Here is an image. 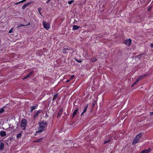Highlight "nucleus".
<instances>
[{"instance_id": "1", "label": "nucleus", "mask_w": 153, "mask_h": 153, "mask_svg": "<svg viewBox=\"0 0 153 153\" xmlns=\"http://www.w3.org/2000/svg\"><path fill=\"white\" fill-rule=\"evenodd\" d=\"M39 128L38 131L36 133L35 135H37L38 133L41 132H42L44 131L45 128L47 127V125L46 122H41L39 123Z\"/></svg>"}, {"instance_id": "2", "label": "nucleus", "mask_w": 153, "mask_h": 153, "mask_svg": "<svg viewBox=\"0 0 153 153\" xmlns=\"http://www.w3.org/2000/svg\"><path fill=\"white\" fill-rule=\"evenodd\" d=\"M142 134L143 133H140L136 136L134 137L132 142V145H134L141 138V137L142 135Z\"/></svg>"}, {"instance_id": "3", "label": "nucleus", "mask_w": 153, "mask_h": 153, "mask_svg": "<svg viewBox=\"0 0 153 153\" xmlns=\"http://www.w3.org/2000/svg\"><path fill=\"white\" fill-rule=\"evenodd\" d=\"M27 120L25 119H23L21 122L20 126L22 128L23 130H25L26 129V126Z\"/></svg>"}, {"instance_id": "4", "label": "nucleus", "mask_w": 153, "mask_h": 153, "mask_svg": "<svg viewBox=\"0 0 153 153\" xmlns=\"http://www.w3.org/2000/svg\"><path fill=\"white\" fill-rule=\"evenodd\" d=\"M43 26L44 28L48 30L50 29V25L49 23L45 21L43 22Z\"/></svg>"}, {"instance_id": "5", "label": "nucleus", "mask_w": 153, "mask_h": 153, "mask_svg": "<svg viewBox=\"0 0 153 153\" xmlns=\"http://www.w3.org/2000/svg\"><path fill=\"white\" fill-rule=\"evenodd\" d=\"M42 111V110H39L38 111H37L36 112H35L33 116V119L34 120L35 119L38 117L39 114Z\"/></svg>"}, {"instance_id": "6", "label": "nucleus", "mask_w": 153, "mask_h": 153, "mask_svg": "<svg viewBox=\"0 0 153 153\" xmlns=\"http://www.w3.org/2000/svg\"><path fill=\"white\" fill-rule=\"evenodd\" d=\"M131 42V39H126L124 42V43L126 45L129 46Z\"/></svg>"}, {"instance_id": "7", "label": "nucleus", "mask_w": 153, "mask_h": 153, "mask_svg": "<svg viewBox=\"0 0 153 153\" xmlns=\"http://www.w3.org/2000/svg\"><path fill=\"white\" fill-rule=\"evenodd\" d=\"M151 149L149 148L148 149L143 150L140 153H149L151 151Z\"/></svg>"}, {"instance_id": "8", "label": "nucleus", "mask_w": 153, "mask_h": 153, "mask_svg": "<svg viewBox=\"0 0 153 153\" xmlns=\"http://www.w3.org/2000/svg\"><path fill=\"white\" fill-rule=\"evenodd\" d=\"M33 73V71H32L30 72L29 74H28L26 76H25V77H24L23 79L24 80L25 79H26L29 77H30L32 75V74Z\"/></svg>"}, {"instance_id": "9", "label": "nucleus", "mask_w": 153, "mask_h": 153, "mask_svg": "<svg viewBox=\"0 0 153 153\" xmlns=\"http://www.w3.org/2000/svg\"><path fill=\"white\" fill-rule=\"evenodd\" d=\"M146 75L147 74H144L143 75L140 76L137 79V81L139 82V81L143 79L145 76H146Z\"/></svg>"}, {"instance_id": "10", "label": "nucleus", "mask_w": 153, "mask_h": 153, "mask_svg": "<svg viewBox=\"0 0 153 153\" xmlns=\"http://www.w3.org/2000/svg\"><path fill=\"white\" fill-rule=\"evenodd\" d=\"M63 111V109H60L59 112H58L57 115V117H60L62 114V113Z\"/></svg>"}, {"instance_id": "11", "label": "nucleus", "mask_w": 153, "mask_h": 153, "mask_svg": "<svg viewBox=\"0 0 153 153\" xmlns=\"http://www.w3.org/2000/svg\"><path fill=\"white\" fill-rule=\"evenodd\" d=\"M80 28V27L76 25H74L73 26L72 30H76Z\"/></svg>"}, {"instance_id": "12", "label": "nucleus", "mask_w": 153, "mask_h": 153, "mask_svg": "<svg viewBox=\"0 0 153 153\" xmlns=\"http://www.w3.org/2000/svg\"><path fill=\"white\" fill-rule=\"evenodd\" d=\"M0 134L1 136L4 137L6 135V133L4 131H1L0 132Z\"/></svg>"}, {"instance_id": "13", "label": "nucleus", "mask_w": 153, "mask_h": 153, "mask_svg": "<svg viewBox=\"0 0 153 153\" xmlns=\"http://www.w3.org/2000/svg\"><path fill=\"white\" fill-rule=\"evenodd\" d=\"M32 2H30L24 4L22 7V9H24L27 6H28Z\"/></svg>"}, {"instance_id": "14", "label": "nucleus", "mask_w": 153, "mask_h": 153, "mask_svg": "<svg viewBox=\"0 0 153 153\" xmlns=\"http://www.w3.org/2000/svg\"><path fill=\"white\" fill-rule=\"evenodd\" d=\"M88 105L87 104V105L84 108V110L82 113L81 114V115H82L87 110V108L88 107Z\"/></svg>"}, {"instance_id": "15", "label": "nucleus", "mask_w": 153, "mask_h": 153, "mask_svg": "<svg viewBox=\"0 0 153 153\" xmlns=\"http://www.w3.org/2000/svg\"><path fill=\"white\" fill-rule=\"evenodd\" d=\"M78 110H79L78 108H76L75 110L74 111L73 113V117H72L73 118L75 116V115L76 114Z\"/></svg>"}, {"instance_id": "16", "label": "nucleus", "mask_w": 153, "mask_h": 153, "mask_svg": "<svg viewBox=\"0 0 153 153\" xmlns=\"http://www.w3.org/2000/svg\"><path fill=\"white\" fill-rule=\"evenodd\" d=\"M37 107V105H34L31 107L30 112H32L34 110H35L36 107Z\"/></svg>"}, {"instance_id": "17", "label": "nucleus", "mask_w": 153, "mask_h": 153, "mask_svg": "<svg viewBox=\"0 0 153 153\" xmlns=\"http://www.w3.org/2000/svg\"><path fill=\"white\" fill-rule=\"evenodd\" d=\"M43 138H40L37 140L34 141H33V143H36V142L40 143V142H42V140L43 139Z\"/></svg>"}, {"instance_id": "18", "label": "nucleus", "mask_w": 153, "mask_h": 153, "mask_svg": "<svg viewBox=\"0 0 153 153\" xmlns=\"http://www.w3.org/2000/svg\"><path fill=\"white\" fill-rule=\"evenodd\" d=\"M4 144L2 143L0 144V150H2L4 148Z\"/></svg>"}, {"instance_id": "19", "label": "nucleus", "mask_w": 153, "mask_h": 153, "mask_svg": "<svg viewBox=\"0 0 153 153\" xmlns=\"http://www.w3.org/2000/svg\"><path fill=\"white\" fill-rule=\"evenodd\" d=\"M58 93H56L53 96V100H55L58 96Z\"/></svg>"}, {"instance_id": "20", "label": "nucleus", "mask_w": 153, "mask_h": 153, "mask_svg": "<svg viewBox=\"0 0 153 153\" xmlns=\"http://www.w3.org/2000/svg\"><path fill=\"white\" fill-rule=\"evenodd\" d=\"M110 139L109 138L107 140H105L104 142V144H105L109 143L110 142Z\"/></svg>"}, {"instance_id": "21", "label": "nucleus", "mask_w": 153, "mask_h": 153, "mask_svg": "<svg viewBox=\"0 0 153 153\" xmlns=\"http://www.w3.org/2000/svg\"><path fill=\"white\" fill-rule=\"evenodd\" d=\"M22 136V133H19L16 136V138H20Z\"/></svg>"}, {"instance_id": "22", "label": "nucleus", "mask_w": 153, "mask_h": 153, "mask_svg": "<svg viewBox=\"0 0 153 153\" xmlns=\"http://www.w3.org/2000/svg\"><path fill=\"white\" fill-rule=\"evenodd\" d=\"M26 0H23L21 1H19L18 2L15 3V4H16V5H17V4H19V3L23 2H25V1Z\"/></svg>"}, {"instance_id": "23", "label": "nucleus", "mask_w": 153, "mask_h": 153, "mask_svg": "<svg viewBox=\"0 0 153 153\" xmlns=\"http://www.w3.org/2000/svg\"><path fill=\"white\" fill-rule=\"evenodd\" d=\"M25 26V25H24L22 24H19V25H18V26H17V28H19L20 27H22V26Z\"/></svg>"}, {"instance_id": "24", "label": "nucleus", "mask_w": 153, "mask_h": 153, "mask_svg": "<svg viewBox=\"0 0 153 153\" xmlns=\"http://www.w3.org/2000/svg\"><path fill=\"white\" fill-rule=\"evenodd\" d=\"M4 111V108H0V113H3Z\"/></svg>"}, {"instance_id": "25", "label": "nucleus", "mask_w": 153, "mask_h": 153, "mask_svg": "<svg viewBox=\"0 0 153 153\" xmlns=\"http://www.w3.org/2000/svg\"><path fill=\"white\" fill-rule=\"evenodd\" d=\"M96 100H94L93 102H92V106L93 107H94L96 104Z\"/></svg>"}, {"instance_id": "26", "label": "nucleus", "mask_w": 153, "mask_h": 153, "mask_svg": "<svg viewBox=\"0 0 153 153\" xmlns=\"http://www.w3.org/2000/svg\"><path fill=\"white\" fill-rule=\"evenodd\" d=\"M74 1V0H71L70 1H69L68 2V3L69 4H71Z\"/></svg>"}, {"instance_id": "27", "label": "nucleus", "mask_w": 153, "mask_h": 153, "mask_svg": "<svg viewBox=\"0 0 153 153\" xmlns=\"http://www.w3.org/2000/svg\"><path fill=\"white\" fill-rule=\"evenodd\" d=\"M97 59L96 58H93L91 60L92 62H94L97 60Z\"/></svg>"}, {"instance_id": "28", "label": "nucleus", "mask_w": 153, "mask_h": 153, "mask_svg": "<svg viewBox=\"0 0 153 153\" xmlns=\"http://www.w3.org/2000/svg\"><path fill=\"white\" fill-rule=\"evenodd\" d=\"M138 81H137V80L136 79L135 81L134 82L133 84H132V86H133L134 85H135L137 82H138Z\"/></svg>"}, {"instance_id": "29", "label": "nucleus", "mask_w": 153, "mask_h": 153, "mask_svg": "<svg viewBox=\"0 0 153 153\" xmlns=\"http://www.w3.org/2000/svg\"><path fill=\"white\" fill-rule=\"evenodd\" d=\"M75 60L77 62H79V63H80L81 62H82V60H79L78 59H75Z\"/></svg>"}, {"instance_id": "30", "label": "nucleus", "mask_w": 153, "mask_h": 153, "mask_svg": "<svg viewBox=\"0 0 153 153\" xmlns=\"http://www.w3.org/2000/svg\"><path fill=\"white\" fill-rule=\"evenodd\" d=\"M13 31V29L11 28L9 31L8 33H11Z\"/></svg>"}, {"instance_id": "31", "label": "nucleus", "mask_w": 153, "mask_h": 153, "mask_svg": "<svg viewBox=\"0 0 153 153\" xmlns=\"http://www.w3.org/2000/svg\"><path fill=\"white\" fill-rule=\"evenodd\" d=\"M66 50H68V49H67L64 48L63 49V53H66Z\"/></svg>"}, {"instance_id": "32", "label": "nucleus", "mask_w": 153, "mask_h": 153, "mask_svg": "<svg viewBox=\"0 0 153 153\" xmlns=\"http://www.w3.org/2000/svg\"><path fill=\"white\" fill-rule=\"evenodd\" d=\"M152 8V6H150V7L148 9V11H149L151 10V9Z\"/></svg>"}, {"instance_id": "33", "label": "nucleus", "mask_w": 153, "mask_h": 153, "mask_svg": "<svg viewBox=\"0 0 153 153\" xmlns=\"http://www.w3.org/2000/svg\"><path fill=\"white\" fill-rule=\"evenodd\" d=\"M150 46L152 48H153V43H152L150 44Z\"/></svg>"}, {"instance_id": "34", "label": "nucleus", "mask_w": 153, "mask_h": 153, "mask_svg": "<svg viewBox=\"0 0 153 153\" xmlns=\"http://www.w3.org/2000/svg\"><path fill=\"white\" fill-rule=\"evenodd\" d=\"M74 77V75H72L71 76V79H73Z\"/></svg>"}, {"instance_id": "35", "label": "nucleus", "mask_w": 153, "mask_h": 153, "mask_svg": "<svg viewBox=\"0 0 153 153\" xmlns=\"http://www.w3.org/2000/svg\"><path fill=\"white\" fill-rule=\"evenodd\" d=\"M42 10V9L41 8H38V11L40 13V10Z\"/></svg>"}, {"instance_id": "36", "label": "nucleus", "mask_w": 153, "mask_h": 153, "mask_svg": "<svg viewBox=\"0 0 153 153\" xmlns=\"http://www.w3.org/2000/svg\"><path fill=\"white\" fill-rule=\"evenodd\" d=\"M45 117L47 118V117H48V115L47 114V113H46V114H45Z\"/></svg>"}, {"instance_id": "37", "label": "nucleus", "mask_w": 153, "mask_h": 153, "mask_svg": "<svg viewBox=\"0 0 153 153\" xmlns=\"http://www.w3.org/2000/svg\"><path fill=\"white\" fill-rule=\"evenodd\" d=\"M50 1V0H47V1H46V3H48Z\"/></svg>"}, {"instance_id": "38", "label": "nucleus", "mask_w": 153, "mask_h": 153, "mask_svg": "<svg viewBox=\"0 0 153 153\" xmlns=\"http://www.w3.org/2000/svg\"><path fill=\"white\" fill-rule=\"evenodd\" d=\"M70 81V79L68 80H67L66 82L67 83H68V82H69Z\"/></svg>"}, {"instance_id": "39", "label": "nucleus", "mask_w": 153, "mask_h": 153, "mask_svg": "<svg viewBox=\"0 0 153 153\" xmlns=\"http://www.w3.org/2000/svg\"><path fill=\"white\" fill-rule=\"evenodd\" d=\"M153 114V112H152L150 113V115H152Z\"/></svg>"}, {"instance_id": "40", "label": "nucleus", "mask_w": 153, "mask_h": 153, "mask_svg": "<svg viewBox=\"0 0 153 153\" xmlns=\"http://www.w3.org/2000/svg\"><path fill=\"white\" fill-rule=\"evenodd\" d=\"M151 97H153V94L152 95V96H151Z\"/></svg>"}, {"instance_id": "41", "label": "nucleus", "mask_w": 153, "mask_h": 153, "mask_svg": "<svg viewBox=\"0 0 153 153\" xmlns=\"http://www.w3.org/2000/svg\"><path fill=\"white\" fill-rule=\"evenodd\" d=\"M30 25V23H29L28 24V25Z\"/></svg>"}, {"instance_id": "42", "label": "nucleus", "mask_w": 153, "mask_h": 153, "mask_svg": "<svg viewBox=\"0 0 153 153\" xmlns=\"http://www.w3.org/2000/svg\"><path fill=\"white\" fill-rule=\"evenodd\" d=\"M51 0H50V1Z\"/></svg>"}]
</instances>
